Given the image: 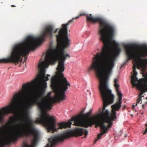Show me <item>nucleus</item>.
<instances>
[{"label":"nucleus","instance_id":"obj_14","mask_svg":"<svg viewBox=\"0 0 147 147\" xmlns=\"http://www.w3.org/2000/svg\"><path fill=\"white\" fill-rule=\"evenodd\" d=\"M142 99L141 97H139L138 99L137 102V104L136 105H137V104L139 103H142Z\"/></svg>","mask_w":147,"mask_h":147},{"label":"nucleus","instance_id":"obj_1","mask_svg":"<svg viewBox=\"0 0 147 147\" xmlns=\"http://www.w3.org/2000/svg\"><path fill=\"white\" fill-rule=\"evenodd\" d=\"M67 26V24H63L60 29L57 28L54 31L53 26L50 24L45 25L39 37L28 35L22 41L14 44L11 48V59L13 63H16L20 60L22 61V57L28 55L31 51L34 50L37 46L41 44L45 41L46 36L51 37L53 36V32L55 34L56 42L53 44V40L50 41L48 48L49 54L46 55L45 60L40 62L38 66V70L41 74L39 76V86L44 93L47 86V81L49 80L48 77L46 76L45 68L48 67L52 61L54 60L55 62V59L61 57V59L63 61H59L57 68L59 72L56 77H52L51 79V80L55 81V86L57 91H59L58 94L61 100H65L66 98L65 91L68 87L66 85L71 86L63 73L65 69L66 56L70 57L68 53L66 55L64 54V50L70 45V39L68 36Z\"/></svg>","mask_w":147,"mask_h":147},{"label":"nucleus","instance_id":"obj_27","mask_svg":"<svg viewBox=\"0 0 147 147\" xmlns=\"http://www.w3.org/2000/svg\"><path fill=\"white\" fill-rule=\"evenodd\" d=\"M121 134H119V136H121Z\"/></svg>","mask_w":147,"mask_h":147},{"label":"nucleus","instance_id":"obj_16","mask_svg":"<svg viewBox=\"0 0 147 147\" xmlns=\"http://www.w3.org/2000/svg\"><path fill=\"white\" fill-rule=\"evenodd\" d=\"M145 92V91H143V92H142L139 95V96H140L139 97H141V98H142V95H143V94Z\"/></svg>","mask_w":147,"mask_h":147},{"label":"nucleus","instance_id":"obj_17","mask_svg":"<svg viewBox=\"0 0 147 147\" xmlns=\"http://www.w3.org/2000/svg\"><path fill=\"white\" fill-rule=\"evenodd\" d=\"M144 88L145 90V91L143 90V91H145L147 92V87L146 86H145L144 87Z\"/></svg>","mask_w":147,"mask_h":147},{"label":"nucleus","instance_id":"obj_20","mask_svg":"<svg viewBox=\"0 0 147 147\" xmlns=\"http://www.w3.org/2000/svg\"><path fill=\"white\" fill-rule=\"evenodd\" d=\"M73 21V20L72 19V20H70L69 22H72Z\"/></svg>","mask_w":147,"mask_h":147},{"label":"nucleus","instance_id":"obj_18","mask_svg":"<svg viewBox=\"0 0 147 147\" xmlns=\"http://www.w3.org/2000/svg\"><path fill=\"white\" fill-rule=\"evenodd\" d=\"M120 132H121L122 134L123 133V130L121 129L120 130Z\"/></svg>","mask_w":147,"mask_h":147},{"label":"nucleus","instance_id":"obj_25","mask_svg":"<svg viewBox=\"0 0 147 147\" xmlns=\"http://www.w3.org/2000/svg\"><path fill=\"white\" fill-rule=\"evenodd\" d=\"M127 136V134H125V137H126Z\"/></svg>","mask_w":147,"mask_h":147},{"label":"nucleus","instance_id":"obj_9","mask_svg":"<svg viewBox=\"0 0 147 147\" xmlns=\"http://www.w3.org/2000/svg\"><path fill=\"white\" fill-rule=\"evenodd\" d=\"M76 130L77 133L79 135L82 136L83 134H84L85 137H86L88 134V131L87 129L77 127Z\"/></svg>","mask_w":147,"mask_h":147},{"label":"nucleus","instance_id":"obj_12","mask_svg":"<svg viewBox=\"0 0 147 147\" xmlns=\"http://www.w3.org/2000/svg\"><path fill=\"white\" fill-rule=\"evenodd\" d=\"M10 144L6 138H3V139L0 141V147H3L6 145L9 146Z\"/></svg>","mask_w":147,"mask_h":147},{"label":"nucleus","instance_id":"obj_26","mask_svg":"<svg viewBox=\"0 0 147 147\" xmlns=\"http://www.w3.org/2000/svg\"><path fill=\"white\" fill-rule=\"evenodd\" d=\"M47 75L48 77L50 76V75L49 74H47Z\"/></svg>","mask_w":147,"mask_h":147},{"label":"nucleus","instance_id":"obj_2","mask_svg":"<svg viewBox=\"0 0 147 147\" xmlns=\"http://www.w3.org/2000/svg\"><path fill=\"white\" fill-rule=\"evenodd\" d=\"M32 87V82H28L23 84L22 89L13 95V98L11 99L9 105L2 108L4 115L9 114L15 115L20 109L24 108L26 111L22 114L21 120L23 121V118L27 123L28 128L27 136H33L36 140L39 138V131L34 126V124L36 121L30 115V107L34 105H37L40 112L37 121L45 127L48 132L53 133L59 129H61L70 127L72 123L71 121L56 123L55 119L47 112V109H51V108L49 103L46 100L44 102H39L38 100L40 98L38 97V99L36 98L35 96L36 93L31 90Z\"/></svg>","mask_w":147,"mask_h":147},{"label":"nucleus","instance_id":"obj_19","mask_svg":"<svg viewBox=\"0 0 147 147\" xmlns=\"http://www.w3.org/2000/svg\"><path fill=\"white\" fill-rule=\"evenodd\" d=\"M79 17V16H77L76 18H73V19H74V18H78Z\"/></svg>","mask_w":147,"mask_h":147},{"label":"nucleus","instance_id":"obj_30","mask_svg":"<svg viewBox=\"0 0 147 147\" xmlns=\"http://www.w3.org/2000/svg\"><path fill=\"white\" fill-rule=\"evenodd\" d=\"M80 15H82V14H81V13H80Z\"/></svg>","mask_w":147,"mask_h":147},{"label":"nucleus","instance_id":"obj_10","mask_svg":"<svg viewBox=\"0 0 147 147\" xmlns=\"http://www.w3.org/2000/svg\"><path fill=\"white\" fill-rule=\"evenodd\" d=\"M36 93V94L35 95V96L36 97V98H37V99H38V97H39L40 98V99H39V100H38V101L39 102L41 101L42 102H44L45 100H46L49 103V104H50V105L51 106V107L52 108V107L51 105V103L49 101H50L51 100H52L53 101H54V100H55V98H54L52 97L51 96V92H48L47 94V95L48 97L49 101L47 100L46 99L44 100L43 101H40L41 99V98L38 96H36L37 94L36 93ZM51 109H52V108H51Z\"/></svg>","mask_w":147,"mask_h":147},{"label":"nucleus","instance_id":"obj_21","mask_svg":"<svg viewBox=\"0 0 147 147\" xmlns=\"http://www.w3.org/2000/svg\"><path fill=\"white\" fill-rule=\"evenodd\" d=\"M135 107V105H133L132 106V107L133 108H134Z\"/></svg>","mask_w":147,"mask_h":147},{"label":"nucleus","instance_id":"obj_28","mask_svg":"<svg viewBox=\"0 0 147 147\" xmlns=\"http://www.w3.org/2000/svg\"><path fill=\"white\" fill-rule=\"evenodd\" d=\"M147 103V101L145 102V104L146 105Z\"/></svg>","mask_w":147,"mask_h":147},{"label":"nucleus","instance_id":"obj_31","mask_svg":"<svg viewBox=\"0 0 147 147\" xmlns=\"http://www.w3.org/2000/svg\"><path fill=\"white\" fill-rule=\"evenodd\" d=\"M125 106H125H125H124V107H125Z\"/></svg>","mask_w":147,"mask_h":147},{"label":"nucleus","instance_id":"obj_29","mask_svg":"<svg viewBox=\"0 0 147 147\" xmlns=\"http://www.w3.org/2000/svg\"><path fill=\"white\" fill-rule=\"evenodd\" d=\"M25 58L26 59V57H25Z\"/></svg>","mask_w":147,"mask_h":147},{"label":"nucleus","instance_id":"obj_15","mask_svg":"<svg viewBox=\"0 0 147 147\" xmlns=\"http://www.w3.org/2000/svg\"><path fill=\"white\" fill-rule=\"evenodd\" d=\"M128 60H129V59H127L122 64V65L121 66L120 68H122L123 67V66L124 65L127 63V62H128Z\"/></svg>","mask_w":147,"mask_h":147},{"label":"nucleus","instance_id":"obj_8","mask_svg":"<svg viewBox=\"0 0 147 147\" xmlns=\"http://www.w3.org/2000/svg\"><path fill=\"white\" fill-rule=\"evenodd\" d=\"M20 124L21 127H20L18 125H16V127L18 129H16V132L13 133V135L11 136V138L13 139L16 141H17L19 138L22 137V135L20 133V131H21V133L23 132V131H22V127H24L25 126L21 123H20Z\"/></svg>","mask_w":147,"mask_h":147},{"label":"nucleus","instance_id":"obj_22","mask_svg":"<svg viewBox=\"0 0 147 147\" xmlns=\"http://www.w3.org/2000/svg\"><path fill=\"white\" fill-rule=\"evenodd\" d=\"M146 132H147V131H145L144 132L143 134H146Z\"/></svg>","mask_w":147,"mask_h":147},{"label":"nucleus","instance_id":"obj_3","mask_svg":"<svg viewBox=\"0 0 147 147\" xmlns=\"http://www.w3.org/2000/svg\"><path fill=\"white\" fill-rule=\"evenodd\" d=\"M87 20L95 23L97 21L99 24L98 33L100 39L103 43L101 52L94 55L91 65L98 71L100 69L104 70L102 71L107 74L109 69L113 68L116 57L119 54L121 49L119 44L113 37L115 34V27L108 21L100 17L95 18L87 16Z\"/></svg>","mask_w":147,"mask_h":147},{"label":"nucleus","instance_id":"obj_5","mask_svg":"<svg viewBox=\"0 0 147 147\" xmlns=\"http://www.w3.org/2000/svg\"><path fill=\"white\" fill-rule=\"evenodd\" d=\"M123 45L127 48L125 50L127 55L130 59H135L138 57L140 60L147 64V44L131 43L124 44Z\"/></svg>","mask_w":147,"mask_h":147},{"label":"nucleus","instance_id":"obj_32","mask_svg":"<svg viewBox=\"0 0 147 147\" xmlns=\"http://www.w3.org/2000/svg\"><path fill=\"white\" fill-rule=\"evenodd\" d=\"M125 106H125H125H124V107H125Z\"/></svg>","mask_w":147,"mask_h":147},{"label":"nucleus","instance_id":"obj_4","mask_svg":"<svg viewBox=\"0 0 147 147\" xmlns=\"http://www.w3.org/2000/svg\"><path fill=\"white\" fill-rule=\"evenodd\" d=\"M112 69H109L108 73L105 74L102 71L104 70L103 69H100L101 71H98L92 67V65L89 67L90 70H94L97 72L96 75L100 81L99 89L103 105V110L99 115L102 121L98 123L100 128V133L98 134V138L95 140V142H96L98 139H100L103 135L107 132L109 129L111 127L113 124V119H117L116 111H119L121 106L123 95L119 89V85L117 83L118 79L116 78L114 80V86L119 98L118 102L111 106L112 117L110 115L108 110L105 109V107L113 103L114 100V96L112 93V91L109 89L107 84L109 75Z\"/></svg>","mask_w":147,"mask_h":147},{"label":"nucleus","instance_id":"obj_23","mask_svg":"<svg viewBox=\"0 0 147 147\" xmlns=\"http://www.w3.org/2000/svg\"><path fill=\"white\" fill-rule=\"evenodd\" d=\"M145 104H143L142 105V107L143 108H144V107L145 106Z\"/></svg>","mask_w":147,"mask_h":147},{"label":"nucleus","instance_id":"obj_13","mask_svg":"<svg viewBox=\"0 0 147 147\" xmlns=\"http://www.w3.org/2000/svg\"><path fill=\"white\" fill-rule=\"evenodd\" d=\"M12 63L13 61L10 56L6 58H3L0 59V63Z\"/></svg>","mask_w":147,"mask_h":147},{"label":"nucleus","instance_id":"obj_11","mask_svg":"<svg viewBox=\"0 0 147 147\" xmlns=\"http://www.w3.org/2000/svg\"><path fill=\"white\" fill-rule=\"evenodd\" d=\"M135 75L131 78V81L132 82V83L133 85H136L137 84L136 81H138V78L137 77V75L138 74L137 72L135 71V69L134 70Z\"/></svg>","mask_w":147,"mask_h":147},{"label":"nucleus","instance_id":"obj_34","mask_svg":"<svg viewBox=\"0 0 147 147\" xmlns=\"http://www.w3.org/2000/svg\"><path fill=\"white\" fill-rule=\"evenodd\" d=\"M89 94H91V93L90 92Z\"/></svg>","mask_w":147,"mask_h":147},{"label":"nucleus","instance_id":"obj_24","mask_svg":"<svg viewBox=\"0 0 147 147\" xmlns=\"http://www.w3.org/2000/svg\"><path fill=\"white\" fill-rule=\"evenodd\" d=\"M11 6L12 7H15L16 6L14 5H11Z\"/></svg>","mask_w":147,"mask_h":147},{"label":"nucleus","instance_id":"obj_33","mask_svg":"<svg viewBox=\"0 0 147 147\" xmlns=\"http://www.w3.org/2000/svg\"><path fill=\"white\" fill-rule=\"evenodd\" d=\"M90 15H92V14H90Z\"/></svg>","mask_w":147,"mask_h":147},{"label":"nucleus","instance_id":"obj_6","mask_svg":"<svg viewBox=\"0 0 147 147\" xmlns=\"http://www.w3.org/2000/svg\"><path fill=\"white\" fill-rule=\"evenodd\" d=\"M92 111V109H91L86 114L82 113L76 118H72L71 121H74V125L76 126L85 128H88L89 126L92 127V125L90 124L89 121L86 119V117L89 115Z\"/></svg>","mask_w":147,"mask_h":147},{"label":"nucleus","instance_id":"obj_7","mask_svg":"<svg viewBox=\"0 0 147 147\" xmlns=\"http://www.w3.org/2000/svg\"><path fill=\"white\" fill-rule=\"evenodd\" d=\"M71 132L70 131L68 130L62 134H59L57 136L51 137L49 139L50 145L48 144L45 147H53L59 142H63L65 138H68Z\"/></svg>","mask_w":147,"mask_h":147}]
</instances>
